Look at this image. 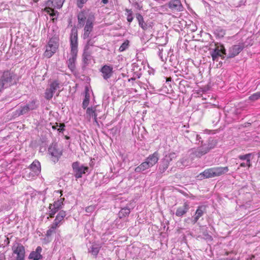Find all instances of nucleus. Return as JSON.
Returning <instances> with one entry per match:
<instances>
[{
	"label": "nucleus",
	"instance_id": "1",
	"mask_svg": "<svg viewBox=\"0 0 260 260\" xmlns=\"http://www.w3.org/2000/svg\"><path fill=\"white\" fill-rule=\"evenodd\" d=\"M217 143V139L210 137L207 141H204L199 147L190 149L188 151L189 156L191 159L200 158L214 149L216 146Z\"/></svg>",
	"mask_w": 260,
	"mask_h": 260
},
{
	"label": "nucleus",
	"instance_id": "2",
	"mask_svg": "<svg viewBox=\"0 0 260 260\" xmlns=\"http://www.w3.org/2000/svg\"><path fill=\"white\" fill-rule=\"evenodd\" d=\"M17 75L11 71H5L0 78V92L5 88H7L17 83Z\"/></svg>",
	"mask_w": 260,
	"mask_h": 260
},
{
	"label": "nucleus",
	"instance_id": "3",
	"mask_svg": "<svg viewBox=\"0 0 260 260\" xmlns=\"http://www.w3.org/2000/svg\"><path fill=\"white\" fill-rule=\"evenodd\" d=\"M39 107V101L36 99H34L25 105L20 106L19 107L14 111V115L17 117L27 115L29 113V112L37 110Z\"/></svg>",
	"mask_w": 260,
	"mask_h": 260
},
{
	"label": "nucleus",
	"instance_id": "4",
	"mask_svg": "<svg viewBox=\"0 0 260 260\" xmlns=\"http://www.w3.org/2000/svg\"><path fill=\"white\" fill-rule=\"evenodd\" d=\"M176 157V154L174 152H171L162 158L158 165V168L157 173V175L158 177H161L162 175L167 171L170 162L175 159Z\"/></svg>",
	"mask_w": 260,
	"mask_h": 260
},
{
	"label": "nucleus",
	"instance_id": "5",
	"mask_svg": "<svg viewBox=\"0 0 260 260\" xmlns=\"http://www.w3.org/2000/svg\"><path fill=\"white\" fill-rule=\"evenodd\" d=\"M95 21V16L92 13L89 14L86 23L84 28V32L82 35V38L84 40L91 37V32L93 29V22Z\"/></svg>",
	"mask_w": 260,
	"mask_h": 260
},
{
	"label": "nucleus",
	"instance_id": "6",
	"mask_svg": "<svg viewBox=\"0 0 260 260\" xmlns=\"http://www.w3.org/2000/svg\"><path fill=\"white\" fill-rule=\"evenodd\" d=\"M65 0H48L46 2V8L44 10L50 16H55V12L53 9H60L62 7Z\"/></svg>",
	"mask_w": 260,
	"mask_h": 260
},
{
	"label": "nucleus",
	"instance_id": "7",
	"mask_svg": "<svg viewBox=\"0 0 260 260\" xmlns=\"http://www.w3.org/2000/svg\"><path fill=\"white\" fill-rule=\"evenodd\" d=\"M215 46V48L210 51V54L213 60L217 61L219 57H221L222 59H224L225 57L226 53V49L222 44H216Z\"/></svg>",
	"mask_w": 260,
	"mask_h": 260
},
{
	"label": "nucleus",
	"instance_id": "8",
	"mask_svg": "<svg viewBox=\"0 0 260 260\" xmlns=\"http://www.w3.org/2000/svg\"><path fill=\"white\" fill-rule=\"evenodd\" d=\"M74 177L76 179L82 177L83 174L89 170V168L81 164L79 161L74 162L72 165Z\"/></svg>",
	"mask_w": 260,
	"mask_h": 260
},
{
	"label": "nucleus",
	"instance_id": "9",
	"mask_svg": "<svg viewBox=\"0 0 260 260\" xmlns=\"http://www.w3.org/2000/svg\"><path fill=\"white\" fill-rule=\"evenodd\" d=\"M13 254L16 255L15 260H25V248L19 243L15 242L12 247Z\"/></svg>",
	"mask_w": 260,
	"mask_h": 260
},
{
	"label": "nucleus",
	"instance_id": "10",
	"mask_svg": "<svg viewBox=\"0 0 260 260\" xmlns=\"http://www.w3.org/2000/svg\"><path fill=\"white\" fill-rule=\"evenodd\" d=\"M48 152L51 155V160L54 162H57L62 155V151L58 148L56 143H52L49 146Z\"/></svg>",
	"mask_w": 260,
	"mask_h": 260
},
{
	"label": "nucleus",
	"instance_id": "11",
	"mask_svg": "<svg viewBox=\"0 0 260 260\" xmlns=\"http://www.w3.org/2000/svg\"><path fill=\"white\" fill-rule=\"evenodd\" d=\"M71 52H78V31L77 29L74 27L71 29L70 37Z\"/></svg>",
	"mask_w": 260,
	"mask_h": 260
},
{
	"label": "nucleus",
	"instance_id": "12",
	"mask_svg": "<svg viewBox=\"0 0 260 260\" xmlns=\"http://www.w3.org/2000/svg\"><path fill=\"white\" fill-rule=\"evenodd\" d=\"M59 85L60 83L58 80H55L52 81V83L50 84L49 88L46 89L45 92V98L48 100H51L52 98L55 91L57 89L59 88Z\"/></svg>",
	"mask_w": 260,
	"mask_h": 260
},
{
	"label": "nucleus",
	"instance_id": "13",
	"mask_svg": "<svg viewBox=\"0 0 260 260\" xmlns=\"http://www.w3.org/2000/svg\"><path fill=\"white\" fill-rule=\"evenodd\" d=\"M244 48V44L239 43L237 45L232 46L229 49V54L226 56L227 58H234L238 55Z\"/></svg>",
	"mask_w": 260,
	"mask_h": 260
},
{
	"label": "nucleus",
	"instance_id": "14",
	"mask_svg": "<svg viewBox=\"0 0 260 260\" xmlns=\"http://www.w3.org/2000/svg\"><path fill=\"white\" fill-rule=\"evenodd\" d=\"M207 206L204 205L199 206L197 207L195 213L191 218L192 224L197 223L199 219L207 213Z\"/></svg>",
	"mask_w": 260,
	"mask_h": 260
},
{
	"label": "nucleus",
	"instance_id": "15",
	"mask_svg": "<svg viewBox=\"0 0 260 260\" xmlns=\"http://www.w3.org/2000/svg\"><path fill=\"white\" fill-rule=\"evenodd\" d=\"M167 6L170 9L174 12H181L184 9L180 0H170L167 4Z\"/></svg>",
	"mask_w": 260,
	"mask_h": 260
},
{
	"label": "nucleus",
	"instance_id": "16",
	"mask_svg": "<svg viewBox=\"0 0 260 260\" xmlns=\"http://www.w3.org/2000/svg\"><path fill=\"white\" fill-rule=\"evenodd\" d=\"M112 66L105 64L100 69V71L102 73V76L104 79L108 80L113 74V70Z\"/></svg>",
	"mask_w": 260,
	"mask_h": 260
},
{
	"label": "nucleus",
	"instance_id": "17",
	"mask_svg": "<svg viewBox=\"0 0 260 260\" xmlns=\"http://www.w3.org/2000/svg\"><path fill=\"white\" fill-rule=\"evenodd\" d=\"M189 208V203L187 201L185 202L182 206L179 207L177 208L175 213L176 216L178 217H182L188 211Z\"/></svg>",
	"mask_w": 260,
	"mask_h": 260
},
{
	"label": "nucleus",
	"instance_id": "18",
	"mask_svg": "<svg viewBox=\"0 0 260 260\" xmlns=\"http://www.w3.org/2000/svg\"><path fill=\"white\" fill-rule=\"evenodd\" d=\"M42 248L41 246H38L35 251H32L29 256L28 258L32 260H40L43 258V255L41 254Z\"/></svg>",
	"mask_w": 260,
	"mask_h": 260
},
{
	"label": "nucleus",
	"instance_id": "19",
	"mask_svg": "<svg viewBox=\"0 0 260 260\" xmlns=\"http://www.w3.org/2000/svg\"><path fill=\"white\" fill-rule=\"evenodd\" d=\"M159 159V153L157 151H155L153 154L149 155L145 159V161L151 167L155 165Z\"/></svg>",
	"mask_w": 260,
	"mask_h": 260
},
{
	"label": "nucleus",
	"instance_id": "20",
	"mask_svg": "<svg viewBox=\"0 0 260 260\" xmlns=\"http://www.w3.org/2000/svg\"><path fill=\"white\" fill-rule=\"evenodd\" d=\"M71 57L67 61L68 67L72 73L75 71L76 66L75 61L76 60L77 53L71 52Z\"/></svg>",
	"mask_w": 260,
	"mask_h": 260
},
{
	"label": "nucleus",
	"instance_id": "21",
	"mask_svg": "<svg viewBox=\"0 0 260 260\" xmlns=\"http://www.w3.org/2000/svg\"><path fill=\"white\" fill-rule=\"evenodd\" d=\"M29 169L32 172V176L38 175L41 172L40 162L37 160H35L29 166Z\"/></svg>",
	"mask_w": 260,
	"mask_h": 260
},
{
	"label": "nucleus",
	"instance_id": "22",
	"mask_svg": "<svg viewBox=\"0 0 260 260\" xmlns=\"http://www.w3.org/2000/svg\"><path fill=\"white\" fill-rule=\"evenodd\" d=\"M58 45L51 46L47 45L46 46V50L44 53V55L48 58H50L56 52L58 49Z\"/></svg>",
	"mask_w": 260,
	"mask_h": 260
},
{
	"label": "nucleus",
	"instance_id": "23",
	"mask_svg": "<svg viewBox=\"0 0 260 260\" xmlns=\"http://www.w3.org/2000/svg\"><path fill=\"white\" fill-rule=\"evenodd\" d=\"M91 53L87 50L84 49V52L82 54V62L83 65L82 68L84 70L86 66L89 64V61L91 59Z\"/></svg>",
	"mask_w": 260,
	"mask_h": 260
},
{
	"label": "nucleus",
	"instance_id": "24",
	"mask_svg": "<svg viewBox=\"0 0 260 260\" xmlns=\"http://www.w3.org/2000/svg\"><path fill=\"white\" fill-rule=\"evenodd\" d=\"M101 248V246L100 244L93 243L88 248V253H90L94 257L96 258Z\"/></svg>",
	"mask_w": 260,
	"mask_h": 260
},
{
	"label": "nucleus",
	"instance_id": "25",
	"mask_svg": "<svg viewBox=\"0 0 260 260\" xmlns=\"http://www.w3.org/2000/svg\"><path fill=\"white\" fill-rule=\"evenodd\" d=\"M88 16L86 15L85 11H82L77 15L78 24L80 27H83L85 25V20Z\"/></svg>",
	"mask_w": 260,
	"mask_h": 260
},
{
	"label": "nucleus",
	"instance_id": "26",
	"mask_svg": "<svg viewBox=\"0 0 260 260\" xmlns=\"http://www.w3.org/2000/svg\"><path fill=\"white\" fill-rule=\"evenodd\" d=\"M151 168L150 166L148 165V164L145 160V161L141 163L139 166L137 167L135 169V171L136 173H142L143 174H145L146 173L144 172L146 170L148 169L149 168Z\"/></svg>",
	"mask_w": 260,
	"mask_h": 260
},
{
	"label": "nucleus",
	"instance_id": "27",
	"mask_svg": "<svg viewBox=\"0 0 260 260\" xmlns=\"http://www.w3.org/2000/svg\"><path fill=\"white\" fill-rule=\"evenodd\" d=\"M214 177L219 176L224 173H226L229 171L228 167H214L213 168Z\"/></svg>",
	"mask_w": 260,
	"mask_h": 260
},
{
	"label": "nucleus",
	"instance_id": "28",
	"mask_svg": "<svg viewBox=\"0 0 260 260\" xmlns=\"http://www.w3.org/2000/svg\"><path fill=\"white\" fill-rule=\"evenodd\" d=\"M66 212L63 210H60L57 214L55 220L59 223L60 224H62L64 218L66 216Z\"/></svg>",
	"mask_w": 260,
	"mask_h": 260
},
{
	"label": "nucleus",
	"instance_id": "29",
	"mask_svg": "<svg viewBox=\"0 0 260 260\" xmlns=\"http://www.w3.org/2000/svg\"><path fill=\"white\" fill-rule=\"evenodd\" d=\"M200 176H203L205 178L214 177L213 168L206 169L203 172L200 174Z\"/></svg>",
	"mask_w": 260,
	"mask_h": 260
},
{
	"label": "nucleus",
	"instance_id": "30",
	"mask_svg": "<svg viewBox=\"0 0 260 260\" xmlns=\"http://www.w3.org/2000/svg\"><path fill=\"white\" fill-rule=\"evenodd\" d=\"M89 100H90V94L88 91V89H86L85 93L84 99L83 103H82L83 109H86L88 105H89Z\"/></svg>",
	"mask_w": 260,
	"mask_h": 260
},
{
	"label": "nucleus",
	"instance_id": "31",
	"mask_svg": "<svg viewBox=\"0 0 260 260\" xmlns=\"http://www.w3.org/2000/svg\"><path fill=\"white\" fill-rule=\"evenodd\" d=\"M214 34L216 37L220 38L224 37L225 34V31L221 27H217L214 30Z\"/></svg>",
	"mask_w": 260,
	"mask_h": 260
},
{
	"label": "nucleus",
	"instance_id": "32",
	"mask_svg": "<svg viewBox=\"0 0 260 260\" xmlns=\"http://www.w3.org/2000/svg\"><path fill=\"white\" fill-rule=\"evenodd\" d=\"M130 209L128 208H123L119 212V217L121 218L123 217L128 216L130 213Z\"/></svg>",
	"mask_w": 260,
	"mask_h": 260
},
{
	"label": "nucleus",
	"instance_id": "33",
	"mask_svg": "<svg viewBox=\"0 0 260 260\" xmlns=\"http://www.w3.org/2000/svg\"><path fill=\"white\" fill-rule=\"evenodd\" d=\"M64 200V198H61L60 200L55 201L53 204H52V206L54 207L57 210H59L62 208V206L63 205V201Z\"/></svg>",
	"mask_w": 260,
	"mask_h": 260
},
{
	"label": "nucleus",
	"instance_id": "34",
	"mask_svg": "<svg viewBox=\"0 0 260 260\" xmlns=\"http://www.w3.org/2000/svg\"><path fill=\"white\" fill-rule=\"evenodd\" d=\"M206 135L204 133H201L200 134H198V136H197V138L196 140L199 142V145H200L201 144L204 142V140L206 138Z\"/></svg>",
	"mask_w": 260,
	"mask_h": 260
},
{
	"label": "nucleus",
	"instance_id": "35",
	"mask_svg": "<svg viewBox=\"0 0 260 260\" xmlns=\"http://www.w3.org/2000/svg\"><path fill=\"white\" fill-rule=\"evenodd\" d=\"M86 114L90 117L93 116V114L96 113V107H90L88 108H86Z\"/></svg>",
	"mask_w": 260,
	"mask_h": 260
},
{
	"label": "nucleus",
	"instance_id": "36",
	"mask_svg": "<svg viewBox=\"0 0 260 260\" xmlns=\"http://www.w3.org/2000/svg\"><path fill=\"white\" fill-rule=\"evenodd\" d=\"M129 42L128 40H125L120 46L119 48V51L120 52H122L125 51L129 46Z\"/></svg>",
	"mask_w": 260,
	"mask_h": 260
},
{
	"label": "nucleus",
	"instance_id": "37",
	"mask_svg": "<svg viewBox=\"0 0 260 260\" xmlns=\"http://www.w3.org/2000/svg\"><path fill=\"white\" fill-rule=\"evenodd\" d=\"M58 123H56V125H53L52 126V128L53 129L55 130L57 129V131H58L60 133H63V132L64 131V127H65V124L64 123H60L59 124V128H57V127L58 126Z\"/></svg>",
	"mask_w": 260,
	"mask_h": 260
},
{
	"label": "nucleus",
	"instance_id": "38",
	"mask_svg": "<svg viewBox=\"0 0 260 260\" xmlns=\"http://www.w3.org/2000/svg\"><path fill=\"white\" fill-rule=\"evenodd\" d=\"M49 216L50 217L53 218L54 216V215L58 211V210L56 209L54 207H53L52 204H50L49 205Z\"/></svg>",
	"mask_w": 260,
	"mask_h": 260
},
{
	"label": "nucleus",
	"instance_id": "39",
	"mask_svg": "<svg viewBox=\"0 0 260 260\" xmlns=\"http://www.w3.org/2000/svg\"><path fill=\"white\" fill-rule=\"evenodd\" d=\"M125 11L127 13V20L128 22L131 23L132 22L134 17L133 16V11L132 10L126 9Z\"/></svg>",
	"mask_w": 260,
	"mask_h": 260
},
{
	"label": "nucleus",
	"instance_id": "40",
	"mask_svg": "<svg viewBox=\"0 0 260 260\" xmlns=\"http://www.w3.org/2000/svg\"><path fill=\"white\" fill-rule=\"evenodd\" d=\"M58 40L56 37H52L48 43V45L52 46L55 45H58Z\"/></svg>",
	"mask_w": 260,
	"mask_h": 260
},
{
	"label": "nucleus",
	"instance_id": "41",
	"mask_svg": "<svg viewBox=\"0 0 260 260\" xmlns=\"http://www.w3.org/2000/svg\"><path fill=\"white\" fill-rule=\"evenodd\" d=\"M260 98V91L252 94L249 97V99L251 101H256Z\"/></svg>",
	"mask_w": 260,
	"mask_h": 260
},
{
	"label": "nucleus",
	"instance_id": "42",
	"mask_svg": "<svg viewBox=\"0 0 260 260\" xmlns=\"http://www.w3.org/2000/svg\"><path fill=\"white\" fill-rule=\"evenodd\" d=\"M94 43V41H93L92 40V39H89L87 41V43H86V45L84 47V49H85L86 50H88L89 49V46H93V44Z\"/></svg>",
	"mask_w": 260,
	"mask_h": 260
},
{
	"label": "nucleus",
	"instance_id": "43",
	"mask_svg": "<svg viewBox=\"0 0 260 260\" xmlns=\"http://www.w3.org/2000/svg\"><path fill=\"white\" fill-rule=\"evenodd\" d=\"M252 155V153H248L245 155H240L238 156V158L241 160H247L249 157H250Z\"/></svg>",
	"mask_w": 260,
	"mask_h": 260
},
{
	"label": "nucleus",
	"instance_id": "44",
	"mask_svg": "<svg viewBox=\"0 0 260 260\" xmlns=\"http://www.w3.org/2000/svg\"><path fill=\"white\" fill-rule=\"evenodd\" d=\"M198 134L196 133L195 132H191L189 135V136H186L188 139H190V141L191 142L192 140L193 139V138H195V140L197 138V136H198Z\"/></svg>",
	"mask_w": 260,
	"mask_h": 260
},
{
	"label": "nucleus",
	"instance_id": "45",
	"mask_svg": "<svg viewBox=\"0 0 260 260\" xmlns=\"http://www.w3.org/2000/svg\"><path fill=\"white\" fill-rule=\"evenodd\" d=\"M88 0H77V6L79 8H82L83 7V5L85 4Z\"/></svg>",
	"mask_w": 260,
	"mask_h": 260
},
{
	"label": "nucleus",
	"instance_id": "46",
	"mask_svg": "<svg viewBox=\"0 0 260 260\" xmlns=\"http://www.w3.org/2000/svg\"><path fill=\"white\" fill-rule=\"evenodd\" d=\"M55 233V230L54 229H52V227L50 226V228L46 232V236L47 237H50L53 233Z\"/></svg>",
	"mask_w": 260,
	"mask_h": 260
},
{
	"label": "nucleus",
	"instance_id": "47",
	"mask_svg": "<svg viewBox=\"0 0 260 260\" xmlns=\"http://www.w3.org/2000/svg\"><path fill=\"white\" fill-rule=\"evenodd\" d=\"M94 206H89L86 208L85 211L88 213H91L95 210Z\"/></svg>",
	"mask_w": 260,
	"mask_h": 260
},
{
	"label": "nucleus",
	"instance_id": "48",
	"mask_svg": "<svg viewBox=\"0 0 260 260\" xmlns=\"http://www.w3.org/2000/svg\"><path fill=\"white\" fill-rule=\"evenodd\" d=\"M136 18L138 21L139 24H140L143 21V17L140 13L136 14Z\"/></svg>",
	"mask_w": 260,
	"mask_h": 260
},
{
	"label": "nucleus",
	"instance_id": "49",
	"mask_svg": "<svg viewBox=\"0 0 260 260\" xmlns=\"http://www.w3.org/2000/svg\"><path fill=\"white\" fill-rule=\"evenodd\" d=\"M139 25L144 30H147L149 26L148 25L145 23L144 20Z\"/></svg>",
	"mask_w": 260,
	"mask_h": 260
},
{
	"label": "nucleus",
	"instance_id": "50",
	"mask_svg": "<svg viewBox=\"0 0 260 260\" xmlns=\"http://www.w3.org/2000/svg\"><path fill=\"white\" fill-rule=\"evenodd\" d=\"M203 236L204 238L208 241H212L213 239L212 236L207 233H204Z\"/></svg>",
	"mask_w": 260,
	"mask_h": 260
},
{
	"label": "nucleus",
	"instance_id": "51",
	"mask_svg": "<svg viewBox=\"0 0 260 260\" xmlns=\"http://www.w3.org/2000/svg\"><path fill=\"white\" fill-rule=\"evenodd\" d=\"M60 225H61V224L59 223H58V222H57L56 221L54 220V221L52 223V224L51 225V226L52 227V229H54L55 230H56V229L57 227H59L60 226Z\"/></svg>",
	"mask_w": 260,
	"mask_h": 260
},
{
	"label": "nucleus",
	"instance_id": "52",
	"mask_svg": "<svg viewBox=\"0 0 260 260\" xmlns=\"http://www.w3.org/2000/svg\"><path fill=\"white\" fill-rule=\"evenodd\" d=\"M134 5L135 7L137 9H138V10H142V5H140L138 3L136 2V3H134Z\"/></svg>",
	"mask_w": 260,
	"mask_h": 260
},
{
	"label": "nucleus",
	"instance_id": "53",
	"mask_svg": "<svg viewBox=\"0 0 260 260\" xmlns=\"http://www.w3.org/2000/svg\"><path fill=\"white\" fill-rule=\"evenodd\" d=\"M246 166L248 167L249 168L251 167L252 165H251V162L250 157H249L246 160Z\"/></svg>",
	"mask_w": 260,
	"mask_h": 260
},
{
	"label": "nucleus",
	"instance_id": "54",
	"mask_svg": "<svg viewBox=\"0 0 260 260\" xmlns=\"http://www.w3.org/2000/svg\"><path fill=\"white\" fill-rule=\"evenodd\" d=\"M97 116H98L97 114L95 113V114H93V116L92 117H93L94 122L98 124V120H97Z\"/></svg>",
	"mask_w": 260,
	"mask_h": 260
},
{
	"label": "nucleus",
	"instance_id": "55",
	"mask_svg": "<svg viewBox=\"0 0 260 260\" xmlns=\"http://www.w3.org/2000/svg\"><path fill=\"white\" fill-rule=\"evenodd\" d=\"M162 49H159V51L158 52V55L161 59L162 58Z\"/></svg>",
	"mask_w": 260,
	"mask_h": 260
},
{
	"label": "nucleus",
	"instance_id": "56",
	"mask_svg": "<svg viewBox=\"0 0 260 260\" xmlns=\"http://www.w3.org/2000/svg\"><path fill=\"white\" fill-rule=\"evenodd\" d=\"M246 1H240L239 2V4H238V5L237 6V7H240L242 5H245V3Z\"/></svg>",
	"mask_w": 260,
	"mask_h": 260
},
{
	"label": "nucleus",
	"instance_id": "57",
	"mask_svg": "<svg viewBox=\"0 0 260 260\" xmlns=\"http://www.w3.org/2000/svg\"><path fill=\"white\" fill-rule=\"evenodd\" d=\"M246 166L245 162H242L240 164L239 167H238V169L240 168V167H245Z\"/></svg>",
	"mask_w": 260,
	"mask_h": 260
},
{
	"label": "nucleus",
	"instance_id": "58",
	"mask_svg": "<svg viewBox=\"0 0 260 260\" xmlns=\"http://www.w3.org/2000/svg\"><path fill=\"white\" fill-rule=\"evenodd\" d=\"M102 2L104 4H107L108 3V0H102Z\"/></svg>",
	"mask_w": 260,
	"mask_h": 260
},
{
	"label": "nucleus",
	"instance_id": "59",
	"mask_svg": "<svg viewBox=\"0 0 260 260\" xmlns=\"http://www.w3.org/2000/svg\"><path fill=\"white\" fill-rule=\"evenodd\" d=\"M135 79H136V78H135L133 77V78H130V79H129L128 80V82H130V81H134V80H135Z\"/></svg>",
	"mask_w": 260,
	"mask_h": 260
},
{
	"label": "nucleus",
	"instance_id": "60",
	"mask_svg": "<svg viewBox=\"0 0 260 260\" xmlns=\"http://www.w3.org/2000/svg\"><path fill=\"white\" fill-rule=\"evenodd\" d=\"M225 260H238L236 258H226Z\"/></svg>",
	"mask_w": 260,
	"mask_h": 260
},
{
	"label": "nucleus",
	"instance_id": "61",
	"mask_svg": "<svg viewBox=\"0 0 260 260\" xmlns=\"http://www.w3.org/2000/svg\"><path fill=\"white\" fill-rule=\"evenodd\" d=\"M258 157H260V152L258 153Z\"/></svg>",
	"mask_w": 260,
	"mask_h": 260
},
{
	"label": "nucleus",
	"instance_id": "62",
	"mask_svg": "<svg viewBox=\"0 0 260 260\" xmlns=\"http://www.w3.org/2000/svg\"><path fill=\"white\" fill-rule=\"evenodd\" d=\"M171 81V78H170V79L168 78L167 79V81Z\"/></svg>",
	"mask_w": 260,
	"mask_h": 260
},
{
	"label": "nucleus",
	"instance_id": "63",
	"mask_svg": "<svg viewBox=\"0 0 260 260\" xmlns=\"http://www.w3.org/2000/svg\"><path fill=\"white\" fill-rule=\"evenodd\" d=\"M59 193H60L62 194V190H59Z\"/></svg>",
	"mask_w": 260,
	"mask_h": 260
},
{
	"label": "nucleus",
	"instance_id": "64",
	"mask_svg": "<svg viewBox=\"0 0 260 260\" xmlns=\"http://www.w3.org/2000/svg\"><path fill=\"white\" fill-rule=\"evenodd\" d=\"M186 132V133H189V131L187 130V131H186V132Z\"/></svg>",
	"mask_w": 260,
	"mask_h": 260
}]
</instances>
